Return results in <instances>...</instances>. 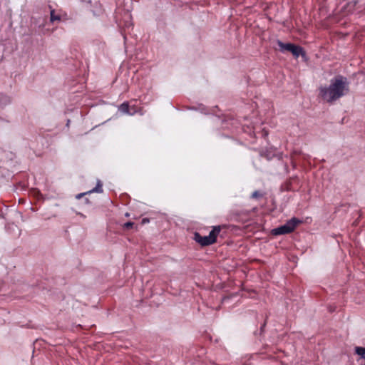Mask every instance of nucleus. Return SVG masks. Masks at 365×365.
Returning <instances> with one entry per match:
<instances>
[{
	"label": "nucleus",
	"instance_id": "obj_5",
	"mask_svg": "<svg viewBox=\"0 0 365 365\" xmlns=\"http://www.w3.org/2000/svg\"><path fill=\"white\" fill-rule=\"evenodd\" d=\"M118 110L119 111H120L122 113H126V114H130L132 115L133 113L130 112L129 110V106L127 103H122L119 107H118Z\"/></svg>",
	"mask_w": 365,
	"mask_h": 365
},
{
	"label": "nucleus",
	"instance_id": "obj_12",
	"mask_svg": "<svg viewBox=\"0 0 365 365\" xmlns=\"http://www.w3.org/2000/svg\"><path fill=\"white\" fill-rule=\"evenodd\" d=\"M133 225V222H126L125 225H124V227H126V228H130V227H132Z\"/></svg>",
	"mask_w": 365,
	"mask_h": 365
},
{
	"label": "nucleus",
	"instance_id": "obj_13",
	"mask_svg": "<svg viewBox=\"0 0 365 365\" xmlns=\"http://www.w3.org/2000/svg\"><path fill=\"white\" fill-rule=\"evenodd\" d=\"M149 222V220L147 219V218H144L143 220H142V223L143 224H145V223H147Z\"/></svg>",
	"mask_w": 365,
	"mask_h": 365
},
{
	"label": "nucleus",
	"instance_id": "obj_11",
	"mask_svg": "<svg viewBox=\"0 0 365 365\" xmlns=\"http://www.w3.org/2000/svg\"><path fill=\"white\" fill-rule=\"evenodd\" d=\"M261 196V194L259 192L255 191L252 193V197L257 198Z\"/></svg>",
	"mask_w": 365,
	"mask_h": 365
},
{
	"label": "nucleus",
	"instance_id": "obj_3",
	"mask_svg": "<svg viewBox=\"0 0 365 365\" xmlns=\"http://www.w3.org/2000/svg\"><path fill=\"white\" fill-rule=\"evenodd\" d=\"M299 220L292 218L284 225L272 230V232L274 235L288 234L294 231L297 225L299 223Z\"/></svg>",
	"mask_w": 365,
	"mask_h": 365
},
{
	"label": "nucleus",
	"instance_id": "obj_7",
	"mask_svg": "<svg viewBox=\"0 0 365 365\" xmlns=\"http://www.w3.org/2000/svg\"><path fill=\"white\" fill-rule=\"evenodd\" d=\"M93 192L98 193H101L103 192V185L100 181L97 182L96 186L95 187V188L93 189Z\"/></svg>",
	"mask_w": 365,
	"mask_h": 365
},
{
	"label": "nucleus",
	"instance_id": "obj_9",
	"mask_svg": "<svg viewBox=\"0 0 365 365\" xmlns=\"http://www.w3.org/2000/svg\"><path fill=\"white\" fill-rule=\"evenodd\" d=\"M51 22H53L55 21H59L61 19H60V16L58 15H56L55 13H54V11L52 10L51 11Z\"/></svg>",
	"mask_w": 365,
	"mask_h": 365
},
{
	"label": "nucleus",
	"instance_id": "obj_6",
	"mask_svg": "<svg viewBox=\"0 0 365 365\" xmlns=\"http://www.w3.org/2000/svg\"><path fill=\"white\" fill-rule=\"evenodd\" d=\"M10 98L2 93H0V106H4L10 103Z\"/></svg>",
	"mask_w": 365,
	"mask_h": 365
},
{
	"label": "nucleus",
	"instance_id": "obj_2",
	"mask_svg": "<svg viewBox=\"0 0 365 365\" xmlns=\"http://www.w3.org/2000/svg\"><path fill=\"white\" fill-rule=\"evenodd\" d=\"M220 232V227H215L207 236H201L199 233H195L194 239L202 246H207L215 242L217 236Z\"/></svg>",
	"mask_w": 365,
	"mask_h": 365
},
{
	"label": "nucleus",
	"instance_id": "obj_4",
	"mask_svg": "<svg viewBox=\"0 0 365 365\" xmlns=\"http://www.w3.org/2000/svg\"><path fill=\"white\" fill-rule=\"evenodd\" d=\"M281 51H288L291 52L296 58L301 56H304V51L303 48L299 46L292 43H284L282 41L277 42Z\"/></svg>",
	"mask_w": 365,
	"mask_h": 365
},
{
	"label": "nucleus",
	"instance_id": "obj_1",
	"mask_svg": "<svg viewBox=\"0 0 365 365\" xmlns=\"http://www.w3.org/2000/svg\"><path fill=\"white\" fill-rule=\"evenodd\" d=\"M349 91L346 79L339 77L333 80L329 87H321L319 95L327 102H333L343 96Z\"/></svg>",
	"mask_w": 365,
	"mask_h": 365
},
{
	"label": "nucleus",
	"instance_id": "obj_8",
	"mask_svg": "<svg viewBox=\"0 0 365 365\" xmlns=\"http://www.w3.org/2000/svg\"><path fill=\"white\" fill-rule=\"evenodd\" d=\"M356 353L364 358L365 357V348L364 347H356Z\"/></svg>",
	"mask_w": 365,
	"mask_h": 365
},
{
	"label": "nucleus",
	"instance_id": "obj_10",
	"mask_svg": "<svg viewBox=\"0 0 365 365\" xmlns=\"http://www.w3.org/2000/svg\"><path fill=\"white\" fill-rule=\"evenodd\" d=\"M91 193V191H88V192H86L85 193H80V194H78L76 195V198L79 199L81 198L82 196L85 195H87V194H90Z\"/></svg>",
	"mask_w": 365,
	"mask_h": 365
}]
</instances>
